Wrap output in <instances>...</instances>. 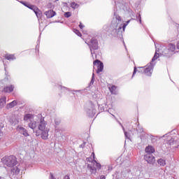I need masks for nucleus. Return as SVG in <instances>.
I'll return each instance as SVG.
<instances>
[{"label":"nucleus","mask_w":179,"mask_h":179,"mask_svg":"<svg viewBox=\"0 0 179 179\" xmlns=\"http://www.w3.org/2000/svg\"><path fill=\"white\" fill-rule=\"evenodd\" d=\"M129 20L127 22V24H123L122 26L118 27V22H112L110 25V29L108 31L114 37H118V34H122V31H125V28L127 27ZM122 30V31H121Z\"/></svg>","instance_id":"f257e3e1"},{"label":"nucleus","mask_w":179,"mask_h":179,"mask_svg":"<svg viewBox=\"0 0 179 179\" xmlns=\"http://www.w3.org/2000/svg\"><path fill=\"white\" fill-rule=\"evenodd\" d=\"M3 164L7 166V167H15L17 164V160H16V157L13 155L3 157L1 159Z\"/></svg>","instance_id":"f03ea898"},{"label":"nucleus","mask_w":179,"mask_h":179,"mask_svg":"<svg viewBox=\"0 0 179 179\" xmlns=\"http://www.w3.org/2000/svg\"><path fill=\"white\" fill-rule=\"evenodd\" d=\"M85 43L89 46L91 52V55L93 57V54H95L93 50L96 51V50H99V41L96 39V38H92V39Z\"/></svg>","instance_id":"7ed1b4c3"},{"label":"nucleus","mask_w":179,"mask_h":179,"mask_svg":"<svg viewBox=\"0 0 179 179\" xmlns=\"http://www.w3.org/2000/svg\"><path fill=\"white\" fill-rule=\"evenodd\" d=\"M45 127H47V122H45L43 118H41L39 124H38V129L35 131L36 136H38V134L41 131H45Z\"/></svg>","instance_id":"20e7f679"},{"label":"nucleus","mask_w":179,"mask_h":179,"mask_svg":"<svg viewBox=\"0 0 179 179\" xmlns=\"http://www.w3.org/2000/svg\"><path fill=\"white\" fill-rule=\"evenodd\" d=\"M128 178L131 179H139L141 178V171H133L132 173L128 172Z\"/></svg>","instance_id":"39448f33"},{"label":"nucleus","mask_w":179,"mask_h":179,"mask_svg":"<svg viewBox=\"0 0 179 179\" xmlns=\"http://www.w3.org/2000/svg\"><path fill=\"white\" fill-rule=\"evenodd\" d=\"M144 160L148 163V164H154L156 162L155 156L152 154H147L144 156Z\"/></svg>","instance_id":"423d86ee"},{"label":"nucleus","mask_w":179,"mask_h":179,"mask_svg":"<svg viewBox=\"0 0 179 179\" xmlns=\"http://www.w3.org/2000/svg\"><path fill=\"white\" fill-rule=\"evenodd\" d=\"M94 65H96L97 70L96 73H100V72H103V69H104V64L101 62V61L96 59L93 62Z\"/></svg>","instance_id":"0eeeda50"},{"label":"nucleus","mask_w":179,"mask_h":179,"mask_svg":"<svg viewBox=\"0 0 179 179\" xmlns=\"http://www.w3.org/2000/svg\"><path fill=\"white\" fill-rule=\"evenodd\" d=\"M153 71V64L150 63L147 66V68H144L143 73L144 75H146L147 76H152V72Z\"/></svg>","instance_id":"6e6552de"},{"label":"nucleus","mask_w":179,"mask_h":179,"mask_svg":"<svg viewBox=\"0 0 179 179\" xmlns=\"http://www.w3.org/2000/svg\"><path fill=\"white\" fill-rule=\"evenodd\" d=\"M87 114L88 117H91L92 118H93V117H94V115L96 114V109L94 108V105L91 106V109H88L87 110Z\"/></svg>","instance_id":"1a4fd4ad"},{"label":"nucleus","mask_w":179,"mask_h":179,"mask_svg":"<svg viewBox=\"0 0 179 179\" xmlns=\"http://www.w3.org/2000/svg\"><path fill=\"white\" fill-rule=\"evenodd\" d=\"M41 136L42 139L47 141L48 139V130H43L39 131L38 136Z\"/></svg>","instance_id":"9d476101"},{"label":"nucleus","mask_w":179,"mask_h":179,"mask_svg":"<svg viewBox=\"0 0 179 179\" xmlns=\"http://www.w3.org/2000/svg\"><path fill=\"white\" fill-rule=\"evenodd\" d=\"M44 15L47 17L48 19H51V17H54L57 13L53 10H49L44 13Z\"/></svg>","instance_id":"9b49d317"},{"label":"nucleus","mask_w":179,"mask_h":179,"mask_svg":"<svg viewBox=\"0 0 179 179\" xmlns=\"http://www.w3.org/2000/svg\"><path fill=\"white\" fill-rule=\"evenodd\" d=\"M19 132L24 136H29V132L27 131V129H26L23 127H18Z\"/></svg>","instance_id":"f8f14e48"},{"label":"nucleus","mask_w":179,"mask_h":179,"mask_svg":"<svg viewBox=\"0 0 179 179\" xmlns=\"http://www.w3.org/2000/svg\"><path fill=\"white\" fill-rule=\"evenodd\" d=\"M87 169H89L90 171L91 174H94V176H96V173H97V169H96L95 166L88 164Z\"/></svg>","instance_id":"ddd939ff"},{"label":"nucleus","mask_w":179,"mask_h":179,"mask_svg":"<svg viewBox=\"0 0 179 179\" xmlns=\"http://www.w3.org/2000/svg\"><path fill=\"white\" fill-rule=\"evenodd\" d=\"M143 71H145V67H138V69H137L136 66H135L134 69L132 78L135 76V75L136 74V72H138L139 73H144Z\"/></svg>","instance_id":"4468645a"},{"label":"nucleus","mask_w":179,"mask_h":179,"mask_svg":"<svg viewBox=\"0 0 179 179\" xmlns=\"http://www.w3.org/2000/svg\"><path fill=\"white\" fill-rule=\"evenodd\" d=\"M162 55L166 57V58H170L171 57H173V53H171L168 48H165L162 51Z\"/></svg>","instance_id":"2eb2a0df"},{"label":"nucleus","mask_w":179,"mask_h":179,"mask_svg":"<svg viewBox=\"0 0 179 179\" xmlns=\"http://www.w3.org/2000/svg\"><path fill=\"white\" fill-rule=\"evenodd\" d=\"M38 126V123H37V122L34 121V122H31L30 123H29V127L31 128V129H33L34 132L36 133V129L37 128V127Z\"/></svg>","instance_id":"dca6fc26"},{"label":"nucleus","mask_w":179,"mask_h":179,"mask_svg":"<svg viewBox=\"0 0 179 179\" xmlns=\"http://www.w3.org/2000/svg\"><path fill=\"white\" fill-rule=\"evenodd\" d=\"M14 89H15V86L11 85L10 86L4 87L3 92L5 93H12Z\"/></svg>","instance_id":"f3484780"},{"label":"nucleus","mask_w":179,"mask_h":179,"mask_svg":"<svg viewBox=\"0 0 179 179\" xmlns=\"http://www.w3.org/2000/svg\"><path fill=\"white\" fill-rule=\"evenodd\" d=\"M155 148L152 145H148L145 148V152L148 153V155H152V153H155Z\"/></svg>","instance_id":"a211bd4d"},{"label":"nucleus","mask_w":179,"mask_h":179,"mask_svg":"<svg viewBox=\"0 0 179 179\" xmlns=\"http://www.w3.org/2000/svg\"><path fill=\"white\" fill-rule=\"evenodd\" d=\"M15 106H17V101L14 100L12 102L9 103L7 106L6 108L8 109L9 108H13V107H15Z\"/></svg>","instance_id":"6ab92c4d"},{"label":"nucleus","mask_w":179,"mask_h":179,"mask_svg":"<svg viewBox=\"0 0 179 179\" xmlns=\"http://www.w3.org/2000/svg\"><path fill=\"white\" fill-rule=\"evenodd\" d=\"M6 59H8V61H15L16 59V57H15V55H9L7 54L5 55Z\"/></svg>","instance_id":"aec40b11"},{"label":"nucleus","mask_w":179,"mask_h":179,"mask_svg":"<svg viewBox=\"0 0 179 179\" xmlns=\"http://www.w3.org/2000/svg\"><path fill=\"white\" fill-rule=\"evenodd\" d=\"M6 104V96H3L0 99V107L3 108Z\"/></svg>","instance_id":"412c9836"},{"label":"nucleus","mask_w":179,"mask_h":179,"mask_svg":"<svg viewBox=\"0 0 179 179\" xmlns=\"http://www.w3.org/2000/svg\"><path fill=\"white\" fill-rule=\"evenodd\" d=\"M167 49L173 54L176 51V45L169 43Z\"/></svg>","instance_id":"4be33fe9"},{"label":"nucleus","mask_w":179,"mask_h":179,"mask_svg":"<svg viewBox=\"0 0 179 179\" xmlns=\"http://www.w3.org/2000/svg\"><path fill=\"white\" fill-rule=\"evenodd\" d=\"M157 163L160 166H162V167H164V166H166V161L162 158H160L157 160Z\"/></svg>","instance_id":"5701e85b"},{"label":"nucleus","mask_w":179,"mask_h":179,"mask_svg":"<svg viewBox=\"0 0 179 179\" xmlns=\"http://www.w3.org/2000/svg\"><path fill=\"white\" fill-rule=\"evenodd\" d=\"M14 167L13 169H12V171L14 174H15L16 176H17V174H19L20 173V169H19V168H17V166H13Z\"/></svg>","instance_id":"b1692460"},{"label":"nucleus","mask_w":179,"mask_h":179,"mask_svg":"<svg viewBox=\"0 0 179 179\" xmlns=\"http://www.w3.org/2000/svg\"><path fill=\"white\" fill-rule=\"evenodd\" d=\"M92 163L94 164V166H96V169H98L99 170H100V169H101V164H100V163L97 162L96 160H93Z\"/></svg>","instance_id":"393cba45"},{"label":"nucleus","mask_w":179,"mask_h":179,"mask_svg":"<svg viewBox=\"0 0 179 179\" xmlns=\"http://www.w3.org/2000/svg\"><path fill=\"white\" fill-rule=\"evenodd\" d=\"M109 90L112 94H116L115 90H117V87H115V85H113L111 87H109Z\"/></svg>","instance_id":"a878e982"},{"label":"nucleus","mask_w":179,"mask_h":179,"mask_svg":"<svg viewBox=\"0 0 179 179\" xmlns=\"http://www.w3.org/2000/svg\"><path fill=\"white\" fill-rule=\"evenodd\" d=\"M176 144V140L174 138H171L170 140L168 141V145H170V146H173V145Z\"/></svg>","instance_id":"bb28decb"},{"label":"nucleus","mask_w":179,"mask_h":179,"mask_svg":"<svg viewBox=\"0 0 179 179\" xmlns=\"http://www.w3.org/2000/svg\"><path fill=\"white\" fill-rule=\"evenodd\" d=\"M31 117H33V115H31L30 113L26 114L24 116V120L28 121V120H30V118H31Z\"/></svg>","instance_id":"cd10ccee"},{"label":"nucleus","mask_w":179,"mask_h":179,"mask_svg":"<svg viewBox=\"0 0 179 179\" xmlns=\"http://www.w3.org/2000/svg\"><path fill=\"white\" fill-rule=\"evenodd\" d=\"M36 17L38 19L41 18V15H43V13L40 10L39 8H38V10L35 13Z\"/></svg>","instance_id":"c85d7f7f"},{"label":"nucleus","mask_w":179,"mask_h":179,"mask_svg":"<svg viewBox=\"0 0 179 179\" xmlns=\"http://www.w3.org/2000/svg\"><path fill=\"white\" fill-rule=\"evenodd\" d=\"M71 8H72L73 9H78L79 8V4L75 2H72L71 3Z\"/></svg>","instance_id":"c756f323"},{"label":"nucleus","mask_w":179,"mask_h":179,"mask_svg":"<svg viewBox=\"0 0 179 179\" xmlns=\"http://www.w3.org/2000/svg\"><path fill=\"white\" fill-rule=\"evenodd\" d=\"M159 57V53H157V51L155 52L154 57L152 59V62H155L156 59Z\"/></svg>","instance_id":"7c9ffc66"},{"label":"nucleus","mask_w":179,"mask_h":179,"mask_svg":"<svg viewBox=\"0 0 179 179\" xmlns=\"http://www.w3.org/2000/svg\"><path fill=\"white\" fill-rule=\"evenodd\" d=\"M120 124L121 125L124 132V136L125 138H127V139H129V134H128V132L125 131V129L124 128V126H122V124L121 123H120Z\"/></svg>","instance_id":"2f4dec72"},{"label":"nucleus","mask_w":179,"mask_h":179,"mask_svg":"<svg viewBox=\"0 0 179 179\" xmlns=\"http://www.w3.org/2000/svg\"><path fill=\"white\" fill-rule=\"evenodd\" d=\"M73 32L76 33L77 36H78V37H81L82 34L80 33V31H79V30L74 29Z\"/></svg>","instance_id":"473e14b6"},{"label":"nucleus","mask_w":179,"mask_h":179,"mask_svg":"<svg viewBox=\"0 0 179 179\" xmlns=\"http://www.w3.org/2000/svg\"><path fill=\"white\" fill-rule=\"evenodd\" d=\"M136 20H138L141 24H142V18L141 17V14L136 15Z\"/></svg>","instance_id":"72a5a7b5"},{"label":"nucleus","mask_w":179,"mask_h":179,"mask_svg":"<svg viewBox=\"0 0 179 179\" xmlns=\"http://www.w3.org/2000/svg\"><path fill=\"white\" fill-rule=\"evenodd\" d=\"M94 73H92V79L90 83V86H92V85H94Z\"/></svg>","instance_id":"f704fd0d"},{"label":"nucleus","mask_w":179,"mask_h":179,"mask_svg":"<svg viewBox=\"0 0 179 179\" xmlns=\"http://www.w3.org/2000/svg\"><path fill=\"white\" fill-rule=\"evenodd\" d=\"M72 16V13L71 12H66L64 13V17H71Z\"/></svg>","instance_id":"c9c22d12"},{"label":"nucleus","mask_w":179,"mask_h":179,"mask_svg":"<svg viewBox=\"0 0 179 179\" xmlns=\"http://www.w3.org/2000/svg\"><path fill=\"white\" fill-rule=\"evenodd\" d=\"M136 131H137V132L142 134V132H143V128H142L141 127H138V128L136 129Z\"/></svg>","instance_id":"e433bc0d"},{"label":"nucleus","mask_w":179,"mask_h":179,"mask_svg":"<svg viewBox=\"0 0 179 179\" xmlns=\"http://www.w3.org/2000/svg\"><path fill=\"white\" fill-rule=\"evenodd\" d=\"M20 2V3H22V5H24V6H26L27 8L29 6V3H27L26 1H21Z\"/></svg>","instance_id":"4c0bfd02"},{"label":"nucleus","mask_w":179,"mask_h":179,"mask_svg":"<svg viewBox=\"0 0 179 179\" xmlns=\"http://www.w3.org/2000/svg\"><path fill=\"white\" fill-rule=\"evenodd\" d=\"M34 6H35L34 5L29 3L27 8L29 9H31V10H32V9L34 8Z\"/></svg>","instance_id":"58836bf2"},{"label":"nucleus","mask_w":179,"mask_h":179,"mask_svg":"<svg viewBox=\"0 0 179 179\" xmlns=\"http://www.w3.org/2000/svg\"><path fill=\"white\" fill-rule=\"evenodd\" d=\"M32 10L34 12V13H36V12L38 10V8L35 6H34V8H32Z\"/></svg>","instance_id":"ea45409f"},{"label":"nucleus","mask_w":179,"mask_h":179,"mask_svg":"<svg viewBox=\"0 0 179 179\" xmlns=\"http://www.w3.org/2000/svg\"><path fill=\"white\" fill-rule=\"evenodd\" d=\"M116 20H118V22H121V17L120 15H115Z\"/></svg>","instance_id":"a19ab883"},{"label":"nucleus","mask_w":179,"mask_h":179,"mask_svg":"<svg viewBox=\"0 0 179 179\" xmlns=\"http://www.w3.org/2000/svg\"><path fill=\"white\" fill-rule=\"evenodd\" d=\"M96 179H106V176L101 175L99 177L96 178Z\"/></svg>","instance_id":"79ce46f5"},{"label":"nucleus","mask_w":179,"mask_h":179,"mask_svg":"<svg viewBox=\"0 0 179 179\" xmlns=\"http://www.w3.org/2000/svg\"><path fill=\"white\" fill-rule=\"evenodd\" d=\"M50 178H49V179H57V178H55V177H54V175L52 174V173H50Z\"/></svg>","instance_id":"37998d69"},{"label":"nucleus","mask_w":179,"mask_h":179,"mask_svg":"<svg viewBox=\"0 0 179 179\" xmlns=\"http://www.w3.org/2000/svg\"><path fill=\"white\" fill-rule=\"evenodd\" d=\"M87 162H89L90 163H93V160H92V158H87Z\"/></svg>","instance_id":"c03bdc74"},{"label":"nucleus","mask_w":179,"mask_h":179,"mask_svg":"<svg viewBox=\"0 0 179 179\" xmlns=\"http://www.w3.org/2000/svg\"><path fill=\"white\" fill-rule=\"evenodd\" d=\"M79 27L80 29H83V27H85V25L82 24V22H80L79 24Z\"/></svg>","instance_id":"a18cd8bd"},{"label":"nucleus","mask_w":179,"mask_h":179,"mask_svg":"<svg viewBox=\"0 0 179 179\" xmlns=\"http://www.w3.org/2000/svg\"><path fill=\"white\" fill-rule=\"evenodd\" d=\"M63 179H71V178H69V175H66Z\"/></svg>","instance_id":"49530a36"},{"label":"nucleus","mask_w":179,"mask_h":179,"mask_svg":"<svg viewBox=\"0 0 179 179\" xmlns=\"http://www.w3.org/2000/svg\"><path fill=\"white\" fill-rule=\"evenodd\" d=\"M60 121H58L57 120H55V123L56 124V125H58L59 124H60Z\"/></svg>","instance_id":"de8ad7c7"},{"label":"nucleus","mask_w":179,"mask_h":179,"mask_svg":"<svg viewBox=\"0 0 179 179\" xmlns=\"http://www.w3.org/2000/svg\"><path fill=\"white\" fill-rule=\"evenodd\" d=\"M151 139H152V142H155V141H156L155 138V136H151Z\"/></svg>","instance_id":"09e8293b"},{"label":"nucleus","mask_w":179,"mask_h":179,"mask_svg":"<svg viewBox=\"0 0 179 179\" xmlns=\"http://www.w3.org/2000/svg\"><path fill=\"white\" fill-rule=\"evenodd\" d=\"M177 48H178V50H179V41L177 43Z\"/></svg>","instance_id":"8fccbe9b"},{"label":"nucleus","mask_w":179,"mask_h":179,"mask_svg":"<svg viewBox=\"0 0 179 179\" xmlns=\"http://www.w3.org/2000/svg\"><path fill=\"white\" fill-rule=\"evenodd\" d=\"M63 89H66V87H63Z\"/></svg>","instance_id":"3c124183"},{"label":"nucleus","mask_w":179,"mask_h":179,"mask_svg":"<svg viewBox=\"0 0 179 179\" xmlns=\"http://www.w3.org/2000/svg\"><path fill=\"white\" fill-rule=\"evenodd\" d=\"M93 156H94V152L92 153Z\"/></svg>","instance_id":"603ef678"},{"label":"nucleus","mask_w":179,"mask_h":179,"mask_svg":"<svg viewBox=\"0 0 179 179\" xmlns=\"http://www.w3.org/2000/svg\"><path fill=\"white\" fill-rule=\"evenodd\" d=\"M80 148H82V147H83V145H80Z\"/></svg>","instance_id":"864d4df0"},{"label":"nucleus","mask_w":179,"mask_h":179,"mask_svg":"<svg viewBox=\"0 0 179 179\" xmlns=\"http://www.w3.org/2000/svg\"><path fill=\"white\" fill-rule=\"evenodd\" d=\"M61 89H62V86H60Z\"/></svg>","instance_id":"5fc2aeb1"},{"label":"nucleus","mask_w":179,"mask_h":179,"mask_svg":"<svg viewBox=\"0 0 179 179\" xmlns=\"http://www.w3.org/2000/svg\"><path fill=\"white\" fill-rule=\"evenodd\" d=\"M1 178H2V177L0 176V179H1Z\"/></svg>","instance_id":"6e6d98bb"},{"label":"nucleus","mask_w":179,"mask_h":179,"mask_svg":"<svg viewBox=\"0 0 179 179\" xmlns=\"http://www.w3.org/2000/svg\"><path fill=\"white\" fill-rule=\"evenodd\" d=\"M56 1H59V0H56Z\"/></svg>","instance_id":"4d7b16f0"}]
</instances>
